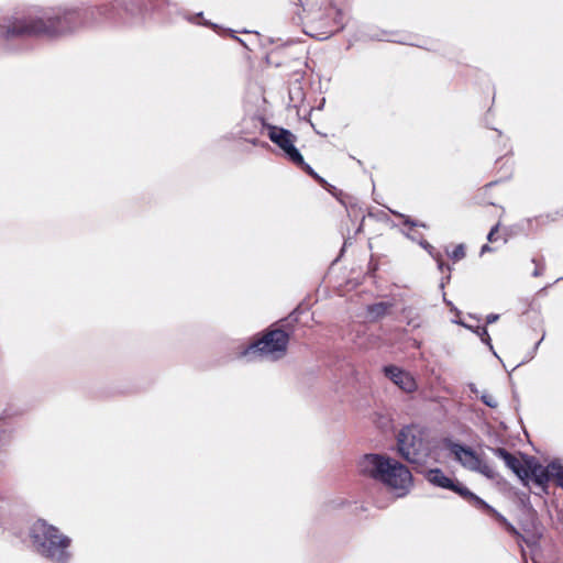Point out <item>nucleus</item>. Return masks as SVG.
Segmentation results:
<instances>
[{
	"instance_id": "nucleus-1",
	"label": "nucleus",
	"mask_w": 563,
	"mask_h": 563,
	"mask_svg": "<svg viewBox=\"0 0 563 563\" xmlns=\"http://www.w3.org/2000/svg\"><path fill=\"white\" fill-rule=\"evenodd\" d=\"M113 5L102 4L85 11L77 8H56L51 10L33 9L13 15L5 27L7 36H59L71 33L96 21L99 16H108Z\"/></svg>"
},
{
	"instance_id": "nucleus-2",
	"label": "nucleus",
	"mask_w": 563,
	"mask_h": 563,
	"mask_svg": "<svg viewBox=\"0 0 563 563\" xmlns=\"http://www.w3.org/2000/svg\"><path fill=\"white\" fill-rule=\"evenodd\" d=\"M357 467L361 474L382 483L397 497H404L412 487V475L408 467L388 455L365 454Z\"/></svg>"
},
{
	"instance_id": "nucleus-3",
	"label": "nucleus",
	"mask_w": 563,
	"mask_h": 563,
	"mask_svg": "<svg viewBox=\"0 0 563 563\" xmlns=\"http://www.w3.org/2000/svg\"><path fill=\"white\" fill-rule=\"evenodd\" d=\"M31 538L36 550L44 556L55 563H66L70 553L68 548L70 539L59 533V531L47 525L44 520H37L31 528Z\"/></svg>"
},
{
	"instance_id": "nucleus-4",
	"label": "nucleus",
	"mask_w": 563,
	"mask_h": 563,
	"mask_svg": "<svg viewBox=\"0 0 563 563\" xmlns=\"http://www.w3.org/2000/svg\"><path fill=\"white\" fill-rule=\"evenodd\" d=\"M397 446L400 455L410 463L423 464L430 455V443L423 430L415 426L399 432Z\"/></svg>"
},
{
	"instance_id": "nucleus-5",
	"label": "nucleus",
	"mask_w": 563,
	"mask_h": 563,
	"mask_svg": "<svg viewBox=\"0 0 563 563\" xmlns=\"http://www.w3.org/2000/svg\"><path fill=\"white\" fill-rule=\"evenodd\" d=\"M288 334L283 330H272L265 333L260 340L249 345L243 352L250 358H264L276 361L286 354Z\"/></svg>"
},
{
	"instance_id": "nucleus-6",
	"label": "nucleus",
	"mask_w": 563,
	"mask_h": 563,
	"mask_svg": "<svg viewBox=\"0 0 563 563\" xmlns=\"http://www.w3.org/2000/svg\"><path fill=\"white\" fill-rule=\"evenodd\" d=\"M526 473L527 479L522 482L523 485H528L529 482L532 481L542 490H545L550 479H554L556 484L562 487L563 464L560 461H553L547 466H543L538 463L536 459L527 457Z\"/></svg>"
},
{
	"instance_id": "nucleus-7",
	"label": "nucleus",
	"mask_w": 563,
	"mask_h": 563,
	"mask_svg": "<svg viewBox=\"0 0 563 563\" xmlns=\"http://www.w3.org/2000/svg\"><path fill=\"white\" fill-rule=\"evenodd\" d=\"M448 450L463 467L472 472L479 473L489 479H493L497 476L494 467L481 459V456L470 446H465L455 442H449Z\"/></svg>"
},
{
	"instance_id": "nucleus-8",
	"label": "nucleus",
	"mask_w": 563,
	"mask_h": 563,
	"mask_svg": "<svg viewBox=\"0 0 563 563\" xmlns=\"http://www.w3.org/2000/svg\"><path fill=\"white\" fill-rule=\"evenodd\" d=\"M268 137L269 140L279 146L285 155L294 164L303 167L309 174L313 175V170L309 165H307L303 161L302 155L296 148L295 143L297 137L289 130L278 128V126H269L268 128Z\"/></svg>"
},
{
	"instance_id": "nucleus-9",
	"label": "nucleus",
	"mask_w": 563,
	"mask_h": 563,
	"mask_svg": "<svg viewBox=\"0 0 563 563\" xmlns=\"http://www.w3.org/2000/svg\"><path fill=\"white\" fill-rule=\"evenodd\" d=\"M427 479L434 486L451 489L461 495L462 497L468 499L470 501L474 497V494L472 492H470L466 487L454 483V481L448 477L440 468L430 470L427 473Z\"/></svg>"
},
{
	"instance_id": "nucleus-10",
	"label": "nucleus",
	"mask_w": 563,
	"mask_h": 563,
	"mask_svg": "<svg viewBox=\"0 0 563 563\" xmlns=\"http://www.w3.org/2000/svg\"><path fill=\"white\" fill-rule=\"evenodd\" d=\"M492 451L497 457L505 462L506 466L510 468L521 482H526L527 457L520 460L503 448L493 449Z\"/></svg>"
},
{
	"instance_id": "nucleus-11",
	"label": "nucleus",
	"mask_w": 563,
	"mask_h": 563,
	"mask_svg": "<svg viewBox=\"0 0 563 563\" xmlns=\"http://www.w3.org/2000/svg\"><path fill=\"white\" fill-rule=\"evenodd\" d=\"M385 375L400 389L411 393L416 389L413 377L401 368L390 365L384 368Z\"/></svg>"
},
{
	"instance_id": "nucleus-12",
	"label": "nucleus",
	"mask_w": 563,
	"mask_h": 563,
	"mask_svg": "<svg viewBox=\"0 0 563 563\" xmlns=\"http://www.w3.org/2000/svg\"><path fill=\"white\" fill-rule=\"evenodd\" d=\"M471 503L475 507H477L478 509H485L489 514H492L509 532L517 533L516 528L503 515H500L493 507L487 505L482 498H479L478 496L474 495V497L472 498Z\"/></svg>"
},
{
	"instance_id": "nucleus-13",
	"label": "nucleus",
	"mask_w": 563,
	"mask_h": 563,
	"mask_svg": "<svg viewBox=\"0 0 563 563\" xmlns=\"http://www.w3.org/2000/svg\"><path fill=\"white\" fill-rule=\"evenodd\" d=\"M389 307L390 306L386 302H378V303L368 306L367 312H368V316L375 320V319H379V318L384 317L387 313Z\"/></svg>"
},
{
	"instance_id": "nucleus-14",
	"label": "nucleus",
	"mask_w": 563,
	"mask_h": 563,
	"mask_svg": "<svg viewBox=\"0 0 563 563\" xmlns=\"http://www.w3.org/2000/svg\"><path fill=\"white\" fill-rule=\"evenodd\" d=\"M421 247H423L437 262L440 269H442L443 262L439 252H435L434 247L426 240L419 241Z\"/></svg>"
},
{
	"instance_id": "nucleus-15",
	"label": "nucleus",
	"mask_w": 563,
	"mask_h": 563,
	"mask_svg": "<svg viewBox=\"0 0 563 563\" xmlns=\"http://www.w3.org/2000/svg\"><path fill=\"white\" fill-rule=\"evenodd\" d=\"M117 5L122 7L129 12H134V8L139 9L143 4V0H117Z\"/></svg>"
},
{
	"instance_id": "nucleus-16",
	"label": "nucleus",
	"mask_w": 563,
	"mask_h": 563,
	"mask_svg": "<svg viewBox=\"0 0 563 563\" xmlns=\"http://www.w3.org/2000/svg\"><path fill=\"white\" fill-rule=\"evenodd\" d=\"M470 330L476 333V335H478L484 343H486L490 349H493V345L490 343V336L486 328L472 327V329Z\"/></svg>"
},
{
	"instance_id": "nucleus-17",
	"label": "nucleus",
	"mask_w": 563,
	"mask_h": 563,
	"mask_svg": "<svg viewBox=\"0 0 563 563\" xmlns=\"http://www.w3.org/2000/svg\"><path fill=\"white\" fill-rule=\"evenodd\" d=\"M481 399L482 401L490 407V408H496L498 406V402L497 400L495 399V397L493 395H490L489 393H483L482 396H481Z\"/></svg>"
},
{
	"instance_id": "nucleus-18",
	"label": "nucleus",
	"mask_w": 563,
	"mask_h": 563,
	"mask_svg": "<svg viewBox=\"0 0 563 563\" xmlns=\"http://www.w3.org/2000/svg\"><path fill=\"white\" fill-rule=\"evenodd\" d=\"M451 258L454 261H460L465 256V250L462 244L457 245L452 253L450 254Z\"/></svg>"
},
{
	"instance_id": "nucleus-19",
	"label": "nucleus",
	"mask_w": 563,
	"mask_h": 563,
	"mask_svg": "<svg viewBox=\"0 0 563 563\" xmlns=\"http://www.w3.org/2000/svg\"><path fill=\"white\" fill-rule=\"evenodd\" d=\"M497 231H498V225H495V227L489 231V233H488V235H487V239H488V241H489V242H494V241H496L495 235H496Z\"/></svg>"
},
{
	"instance_id": "nucleus-20",
	"label": "nucleus",
	"mask_w": 563,
	"mask_h": 563,
	"mask_svg": "<svg viewBox=\"0 0 563 563\" xmlns=\"http://www.w3.org/2000/svg\"><path fill=\"white\" fill-rule=\"evenodd\" d=\"M498 319H499V316H498V314L490 313V314H488V316H487V318H486V322H487V323H494V322H496Z\"/></svg>"
},
{
	"instance_id": "nucleus-21",
	"label": "nucleus",
	"mask_w": 563,
	"mask_h": 563,
	"mask_svg": "<svg viewBox=\"0 0 563 563\" xmlns=\"http://www.w3.org/2000/svg\"><path fill=\"white\" fill-rule=\"evenodd\" d=\"M542 273H543V266H537L536 269L533 271L532 275L534 277H538V276L542 275Z\"/></svg>"
},
{
	"instance_id": "nucleus-22",
	"label": "nucleus",
	"mask_w": 563,
	"mask_h": 563,
	"mask_svg": "<svg viewBox=\"0 0 563 563\" xmlns=\"http://www.w3.org/2000/svg\"><path fill=\"white\" fill-rule=\"evenodd\" d=\"M318 2L320 3V5L325 7V9L330 8L329 0H318Z\"/></svg>"
},
{
	"instance_id": "nucleus-23",
	"label": "nucleus",
	"mask_w": 563,
	"mask_h": 563,
	"mask_svg": "<svg viewBox=\"0 0 563 563\" xmlns=\"http://www.w3.org/2000/svg\"><path fill=\"white\" fill-rule=\"evenodd\" d=\"M455 322L463 325L464 328H466L468 330L472 329V325L464 323L462 320H456Z\"/></svg>"
},
{
	"instance_id": "nucleus-24",
	"label": "nucleus",
	"mask_w": 563,
	"mask_h": 563,
	"mask_svg": "<svg viewBox=\"0 0 563 563\" xmlns=\"http://www.w3.org/2000/svg\"><path fill=\"white\" fill-rule=\"evenodd\" d=\"M489 251H492V249L487 244H485L482 246L481 253H485V252H489Z\"/></svg>"
},
{
	"instance_id": "nucleus-25",
	"label": "nucleus",
	"mask_w": 563,
	"mask_h": 563,
	"mask_svg": "<svg viewBox=\"0 0 563 563\" xmlns=\"http://www.w3.org/2000/svg\"><path fill=\"white\" fill-rule=\"evenodd\" d=\"M375 38H377L378 41H382V40L389 41V37L386 34H383L380 36H375Z\"/></svg>"
},
{
	"instance_id": "nucleus-26",
	"label": "nucleus",
	"mask_w": 563,
	"mask_h": 563,
	"mask_svg": "<svg viewBox=\"0 0 563 563\" xmlns=\"http://www.w3.org/2000/svg\"><path fill=\"white\" fill-rule=\"evenodd\" d=\"M405 223L410 224L412 227L418 225V223L411 222L408 218H405Z\"/></svg>"
},
{
	"instance_id": "nucleus-27",
	"label": "nucleus",
	"mask_w": 563,
	"mask_h": 563,
	"mask_svg": "<svg viewBox=\"0 0 563 563\" xmlns=\"http://www.w3.org/2000/svg\"><path fill=\"white\" fill-rule=\"evenodd\" d=\"M470 388H471L472 391L477 393V389H476L475 385L471 384Z\"/></svg>"
},
{
	"instance_id": "nucleus-28",
	"label": "nucleus",
	"mask_w": 563,
	"mask_h": 563,
	"mask_svg": "<svg viewBox=\"0 0 563 563\" xmlns=\"http://www.w3.org/2000/svg\"><path fill=\"white\" fill-rule=\"evenodd\" d=\"M236 40H238L241 44L245 45V44H244V42H243V40H241V38H236Z\"/></svg>"
},
{
	"instance_id": "nucleus-29",
	"label": "nucleus",
	"mask_w": 563,
	"mask_h": 563,
	"mask_svg": "<svg viewBox=\"0 0 563 563\" xmlns=\"http://www.w3.org/2000/svg\"><path fill=\"white\" fill-rule=\"evenodd\" d=\"M301 3V0H298Z\"/></svg>"
},
{
	"instance_id": "nucleus-30",
	"label": "nucleus",
	"mask_w": 563,
	"mask_h": 563,
	"mask_svg": "<svg viewBox=\"0 0 563 563\" xmlns=\"http://www.w3.org/2000/svg\"><path fill=\"white\" fill-rule=\"evenodd\" d=\"M562 488H563V482H562Z\"/></svg>"
}]
</instances>
